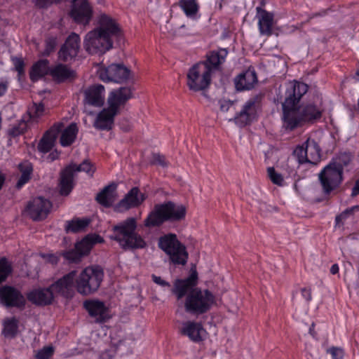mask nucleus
Returning a JSON list of instances; mask_svg holds the SVG:
<instances>
[{"label":"nucleus","mask_w":359,"mask_h":359,"mask_svg":"<svg viewBox=\"0 0 359 359\" xmlns=\"http://www.w3.org/2000/svg\"><path fill=\"white\" fill-rule=\"evenodd\" d=\"M198 273L191 269L189 276L183 279H176L171 290L177 300L184 297V311L198 317L208 313L216 303L215 296L208 290L196 287Z\"/></svg>","instance_id":"f257e3e1"},{"label":"nucleus","mask_w":359,"mask_h":359,"mask_svg":"<svg viewBox=\"0 0 359 359\" xmlns=\"http://www.w3.org/2000/svg\"><path fill=\"white\" fill-rule=\"evenodd\" d=\"M124 41L123 31L118 24H100L86 35L84 48L90 54L102 55L111 49L114 43L121 47Z\"/></svg>","instance_id":"f03ea898"},{"label":"nucleus","mask_w":359,"mask_h":359,"mask_svg":"<svg viewBox=\"0 0 359 359\" xmlns=\"http://www.w3.org/2000/svg\"><path fill=\"white\" fill-rule=\"evenodd\" d=\"M308 89L306 83L298 81H294L287 88L285 100L282 104V118L285 129L293 130L304 124L300 109L297 106Z\"/></svg>","instance_id":"7ed1b4c3"},{"label":"nucleus","mask_w":359,"mask_h":359,"mask_svg":"<svg viewBox=\"0 0 359 359\" xmlns=\"http://www.w3.org/2000/svg\"><path fill=\"white\" fill-rule=\"evenodd\" d=\"M351 162L349 153H341L327 165L319 173L318 179L325 194H329L339 187L343 181V172Z\"/></svg>","instance_id":"20e7f679"},{"label":"nucleus","mask_w":359,"mask_h":359,"mask_svg":"<svg viewBox=\"0 0 359 359\" xmlns=\"http://www.w3.org/2000/svg\"><path fill=\"white\" fill-rule=\"evenodd\" d=\"M136 229V219L128 217L112 227L113 233L110 238L117 241L125 250L144 248L147 243Z\"/></svg>","instance_id":"39448f33"},{"label":"nucleus","mask_w":359,"mask_h":359,"mask_svg":"<svg viewBox=\"0 0 359 359\" xmlns=\"http://www.w3.org/2000/svg\"><path fill=\"white\" fill-rule=\"evenodd\" d=\"M186 214L187 208L184 205L169 201L156 204L144 219V224L147 227L160 226L167 221H181L185 218Z\"/></svg>","instance_id":"423d86ee"},{"label":"nucleus","mask_w":359,"mask_h":359,"mask_svg":"<svg viewBox=\"0 0 359 359\" xmlns=\"http://www.w3.org/2000/svg\"><path fill=\"white\" fill-rule=\"evenodd\" d=\"M158 247L168 256L170 262L174 265L184 266L187 264L189 254L176 234L170 233L161 236Z\"/></svg>","instance_id":"0eeeda50"},{"label":"nucleus","mask_w":359,"mask_h":359,"mask_svg":"<svg viewBox=\"0 0 359 359\" xmlns=\"http://www.w3.org/2000/svg\"><path fill=\"white\" fill-rule=\"evenodd\" d=\"M104 271L98 266L84 269L76 279L77 292L82 295H90L95 292L103 280Z\"/></svg>","instance_id":"6e6552de"},{"label":"nucleus","mask_w":359,"mask_h":359,"mask_svg":"<svg viewBox=\"0 0 359 359\" xmlns=\"http://www.w3.org/2000/svg\"><path fill=\"white\" fill-rule=\"evenodd\" d=\"M211 69L204 63L198 62L193 65L187 75L189 89L194 92H204L211 83Z\"/></svg>","instance_id":"1a4fd4ad"},{"label":"nucleus","mask_w":359,"mask_h":359,"mask_svg":"<svg viewBox=\"0 0 359 359\" xmlns=\"http://www.w3.org/2000/svg\"><path fill=\"white\" fill-rule=\"evenodd\" d=\"M0 304L6 308L23 310L27 304L26 297L20 290L11 285L0 287Z\"/></svg>","instance_id":"9d476101"},{"label":"nucleus","mask_w":359,"mask_h":359,"mask_svg":"<svg viewBox=\"0 0 359 359\" xmlns=\"http://www.w3.org/2000/svg\"><path fill=\"white\" fill-rule=\"evenodd\" d=\"M262 96L255 95L250 97L243 106L241 110L236 114L234 117L236 124L240 127H244L254 120L257 117V110L259 107Z\"/></svg>","instance_id":"9b49d317"},{"label":"nucleus","mask_w":359,"mask_h":359,"mask_svg":"<svg viewBox=\"0 0 359 359\" xmlns=\"http://www.w3.org/2000/svg\"><path fill=\"white\" fill-rule=\"evenodd\" d=\"M130 70L123 64H111L101 67L98 71L100 79L104 82L123 83L129 79Z\"/></svg>","instance_id":"f8f14e48"},{"label":"nucleus","mask_w":359,"mask_h":359,"mask_svg":"<svg viewBox=\"0 0 359 359\" xmlns=\"http://www.w3.org/2000/svg\"><path fill=\"white\" fill-rule=\"evenodd\" d=\"M52 203L43 197H36L30 201L26 207V212L34 221H41L47 217Z\"/></svg>","instance_id":"ddd939ff"},{"label":"nucleus","mask_w":359,"mask_h":359,"mask_svg":"<svg viewBox=\"0 0 359 359\" xmlns=\"http://www.w3.org/2000/svg\"><path fill=\"white\" fill-rule=\"evenodd\" d=\"M80 49V38L75 33L70 34L58 52V57L63 62H67L76 57Z\"/></svg>","instance_id":"4468645a"},{"label":"nucleus","mask_w":359,"mask_h":359,"mask_svg":"<svg viewBox=\"0 0 359 359\" xmlns=\"http://www.w3.org/2000/svg\"><path fill=\"white\" fill-rule=\"evenodd\" d=\"M144 194L140 193L137 187L132 188L128 193L115 206L118 212H124L129 209L138 207L146 199Z\"/></svg>","instance_id":"2eb2a0df"},{"label":"nucleus","mask_w":359,"mask_h":359,"mask_svg":"<svg viewBox=\"0 0 359 359\" xmlns=\"http://www.w3.org/2000/svg\"><path fill=\"white\" fill-rule=\"evenodd\" d=\"M83 306L89 315L95 319V323H104L111 318L108 308L102 302L87 300L84 302Z\"/></svg>","instance_id":"dca6fc26"},{"label":"nucleus","mask_w":359,"mask_h":359,"mask_svg":"<svg viewBox=\"0 0 359 359\" xmlns=\"http://www.w3.org/2000/svg\"><path fill=\"white\" fill-rule=\"evenodd\" d=\"M76 271H72L51 285L54 293H58L65 297H72L74 294Z\"/></svg>","instance_id":"f3484780"},{"label":"nucleus","mask_w":359,"mask_h":359,"mask_svg":"<svg viewBox=\"0 0 359 359\" xmlns=\"http://www.w3.org/2000/svg\"><path fill=\"white\" fill-rule=\"evenodd\" d=\"M27 299L36 306L50 305L54 299V292L51 285L46 288L34 289L27 293Z\"/></svg>","instance_id":"a211bd4d"},{"label":"nucleus","mask_w":359,"mask_h":359,"mask_svg":"<svg viewBox=\"0 0 359 359\" xmlns=\"http://www.w3.org/2000/svg\"><path fill=\"white\" fill-rule=\"evenodd\" d=\"M132 97V89L130 87H121L109 93L107 103L111 109L118 113L120 106L124 105Z\"/></svg>","instance_id":"6ab92c4d"},{"label":"nucleus","mask_w":359,"mask_h":359,"mask_svg":"<svg viewBox=\"0 0 359 359\" xmlns=\"http://www.w3.org/2000/svg\"><path fill=\"white\" fill-rule=\"evenodd\" d=\"M62 123H55L43 134L37 145V149L39 152L46 154L53 149L57 135L62 130Z\"/></svg>","instance_id":"aec40b11"},{"label":"nucleus","mask_w":359,"mask_h":359,"mask_svg":"<svg viewBox=\"0 0 359 359\" xmlns=\"http://www.w3.org/2000/svg\"><path fill=\"white\" fill-rule=\"evenodd\" d=\"M85 104L100 107L104 103V87L101 84H95L88 87L84 91Z\"/></svg>","instance_id":"412c9836"},{"label":"nucleus","mask_w":359,"mask_h":359,"mask_svg":"<svg viewBox=\"0 0 359 359\" xmlns=\"http://www.w3.org/2000/svg\"><path fill=\"white\" fill-rule=\"evenodd\" d=\"M205 332L202 324L198 322L188 320L182 323L180 333L187 336L189 339L196 343L203 341V334Z\"/></svg>","instance_id":"4be33fe9"},{"label":"nucleus","mask_w":359,"mask_h":359,"mask_svg":"<svg viewBox=\"0 0 359 359\" xmlns=\"http://www.w3.org/2000/svg\"><path fill=\"white\" fill-rule=\"evenodd\" d=\"M257 76L254 69H248L234 79L236 89L238 91L252 89L257 83Z\"/></svg>","instance_id":"5701e85b"},{"label":"nucleus","mask_w":359,"mask_h":359,"mask_svg":"<svg viewBox=\"0 0 359 359\" xmlns=\"http://www.w3.org/2000/svg\"><path fill=\"white\" fill-rule=\"evenodd\" d=\"M118 114L116 111L108 108L103 109L97 116L94 123V127L101 130H109L112 128L115 116Z\"/></svg>","instance_id":"b1692460"},{"label":"nucleus","mask_w":359,"mask_h":359,"mask_svg":"<svg viewBox=\"0 0 359 359\" xmlns=\"http://www.w3.org/2000/svg\"><path fill=\"white\" fill-rule=\"evenodd\" d=\"M91 8L87 0H73V7L71 11V16L74 20L86 19L89 21L91 15Z\"/></svg>","instance_id":"393cba45"},{"label":"nucleus","mask_w":359,"mask_h":359,"mask_svg":"<svg viewBox=\"0 0 359 359\" xmlns=\"http://www.w3.org/2000/svg\"><path fill=\"white\" fill-rule=\"evenodd\" d=\"M116 184L111 183L103 188L96 196V201L104 207L109 208L116 200Z\"/></svg>","instance_id":"a878e982"},{"label":"nucleus","mask_w":359,"mask_h":359,"mask_svg":"<svg viewBox=\"0 0 359 359\" xmlns=\"http://www.w3.org/2000/svg\"><path fill=\"white\" fill-rule=\"evenodd\" d=\"M74 177L71 167L67 166L60 172V194L62 196H67L74 188Z\"/></svg>","instance_id":"bb28decb"},{"label":"nucleus","mask_w":359,"mask_h":359,"mask_svg":"<svg viewBox=\"0 0 359 359\" xmlns=\"http://www.w3.org/2000/svg\"><path fill=\"white\" fill-rule=\"evenodd\" d=\"M53 79L60 83L75 78V72L65 65L58 64L50 69Z\"/></svg>","instance_id":"cd10ccee"},{"label":"nucleus","mask_w":359,"mask_h":359,"mask_svg":"<svg viewBox=\"0 0 359 359\" xmlns=\"http://www.w3.org/2000/svg\"><path fill=\"white\" fill-rule=\"evenodd\" d=\"M227 55V49L219 48L217 50L210 51L207 55L206 60L201 62L210 67L211 71L212 69H218L219 66L224 62Z\"/></svg>","instance_id":"c85d7f7f"},{"label":"nucleus","mask_w":359,"mask_h":359,"mask_svg":"<svg viewBox=\"0 0 359 359\" xmlns=\"http://www.w3.org/2000/svg\"><path fill=\"white\" fill-rule=\"evenodd\" d=\"M304 123L313 122L320 118L323 109L313 104H309L299 107Z\"/></svg>","instance_id":"c756f323"},{"label":"nucleus","mask_w":359,"mask_h":359,"mask_svg":"<svg viewBox=\"0 0 359 359\" xmlns=\"http://www.w3.org/2000/svg\"><path fill=\"white\" fill-rule=\"evenodd\" d=\"M49 61L46 59L41 60L35 63L30 71L29 77L33 81H37L45 75L50 74V68L48 67Z\"/></svg>","instance_id":"7c9ffc66"},{"label":"nucleus","mask_w":359,"mask_h":359,"mask_svg":"<svg viewBox=\"0 0 359 359\" xmlns=\"http://www.w3.org/2000/svg\"><path fill=\"white\" fill-rule=\"evenodd\" d=\"M160 30L168 36H184L190 34L191 32L184 24H163L161 25Z\"/></svg>","instance_id":"2f4dec72"},{"label":"nucleus","mask_w":359,"mask_h":359,"mask_svg":"<svg viewBox=\"0 0 359 359\" xmlns=\"http://www.w3.org/2000/svg\"><path fill=\"white\" fill-rule=\"evenodd\" d=\"M78 130L76 124L74 123H71L61 134L60 140L61 145L62 147L71 145L76 137Z\"/></svg>","instance_id":"473e14b6"},{"label":"nucleus","mask_w":359,"mask_h":359,"mask_svg":"<svg viewBox=\"0 0 359 359\" xmlns=\"http://www.w3.org/2000/svg\"><path fill=\"white\" fill-rule=\"evenodd\" d=\"M304 145L306 146L308 155V163L316 164L320 159V149L314 140L308 139Z\"/></svg>","instance_id":"72a5a7b5"},{"label":"nucleus","mask_w":359,"mask_h":359,"mask_svg":"<svg viewBox=\"0 0 359 359\" xmlns=\"http://www.w3.org/2000/svg\"><path fill=\"white\" fill-rule=\"evenodd\" d=\"M294 292L292 294V300L298 306H308L309 302L312 299V292L310 287H302L300 289L299 295Z\"/></svg>","instance_id":"f704fd0d"},{"label":"nucleus","mask_w":359,"mask_h":359,"mask_svg":"<svg viewBox=\"0 0 359 359\" xmlns=\"http://www.w3.org/2000/svg\"><path fill=\"white\" fill-rule=\"evenodd\" d=\"M90 219L88 218H76L71 221H68L65 226L67 232L77 233L84 231L85 229L89 225Z\"/></svg>","instance_id":"c9c22d12"},{"label":"nucleus","mask_w":359,"mask_h":359,"mask_svg":"<svg viewBox=\"0 0 359 359\" xmlns=\"http://www.w3.org/2000/svg\"><path fill=\"white\" fill-rule=\"evenodd\" d=\"M178 5L187 17L194 18L198 12L199 6L197 0H180Z\"/></svg>","instance_id":"e433bc0d"},{"label":"nucleus","mask_w":359,"mask_h":359,"mask_svg":"<svg viewBox=\"0 0 359 359\" xmlns=\"http://www.w3.org/2000/svg\"><path fill=\"white\" fill-rule=\"evenodd\" d=\"M43 111L44 105L42 103L34 102L24 116L26 117V122H36L37 119L43 115Z\"/></svg>","instance_id":"4c0bfd02"},{"label":"nucleus","mask_w":359,"mask_h":359,"mask_svg":"<svg viewBox=\"0 0 359 359\" xmlns=\"http://www.w3.org/2000/svg\"><path fill=\"white\" fill-rule=\"evenodd\" d=\"M18 320L15 318H8L4 323L3 334L6 337L13 338L18 332Z\"/></svg>","instance_id":"58836bf2"},{"label":"nucleus","mask_w":359,"mask_h":359,"mask_svg":"<svg viewBox=\"0 0 359 359\" xmlns=\"http://www.w3.org/2000/svg\"><path fill=\"white\" fill-rule=\"evenodd\" d=\"M68 167H71L72 170V172L75 174L76 172H85L88 174L90 176H93L95 172V168L93 165L88 161L84 160L80 165H76L74 163H72Z\"/></svg>","instance_id":"ea45409f"},{"label":"nucleus","mask_w":359,"mask_h":359,"mask_svg":"<svg viewBox=\"0 0 359 359\" xmlns=\"http://www.w3.org/2000/svg\"><path fill=\"white\" fill-rule=\"evenodd\" d=\"M13 271L11 264L6 257L0 259V283L5 281Z\"/></svg>","instance_id":"a19ab883"},{"label":"nucleus","mask_w":359,"mask_h":359,"mask_svg":"<svg viewBox=\"0 0 359 359\" xmlns=\"http://www.w3.org/2000/svg\"><path fill=\"white\" fill-rule=\"evenodd\" d=\"M20 168L22 172V175L16 184L18 188H20L29 180L32 172V167L30 164H27L26 165L20 164Z\"/></svg>","instance_id":"79ce46f5"},{"label":"nucleus","mask_w":359,"mask_h":359,"mask_svg":"<svg viewBox=\"0 0 359 359\" xmlns=\"http://www.w3.org/2000/svg\"><path fill=\"white\" fill-rule=\"evenodd\" d=\"M75 248L82 256L89 253L92 249V243L90 241V236H86L81 241L75 245Z\"/></svg>","instance_id":"37998d69"},{"label":"nucleus","mask_w":359,"mask_h":359,"mask_svg":"<svg viewBox=\"0 0 359 359\" xmlns=\"http://www.w3.org/2000/svg\"><path fill=\"white\" fill-rule=\"evenodd\" d=\"M258 25L262 35L269 36L273 34L278 36L279 34V29L276 24H258Z\"/></svg>","instance_id":"c03bdc74"},{"label":"nucleus","mask_w":359,"mask_h":359,"mask_svg":"<svg viewBox=\"0 0 359 359\" xmlns=\"http://www.w3.org/2000/svg\"><path fill=\"white\" fill-rule=\"evenodd\" d=\"M57 44V39L56 36H48L45 41V49L42 53L43 56H48L55 50V47Z\"/></svg>","instance_id":"a18cd8bd"},{"label":"nucleus","mask_w":359,"mask_h":359,"mask_svg":"<svg viewBox=\"0 0 359 359\" xmlns=\"http://www.w3.org/2000/svg\"><path fill=\"white\" fill-rule=\"evenodd\" d=\"M27 130L26 117L23 116L22 121L15 126H13L8 131V134L12 137H17L22 134Z\"/></svg>","instance_id":"49530a36"},{"label":"nucleus","mask_w":359,"mask_h":359,"mask_svg":"<svg viewBox=\"0 0 359 359\" xmlns=\"http://www.w3.org/2000/svg\"><path fill=\"white\" fill-rule=\"evenodd\" d=\"M306 146L304 143L302 146H298L294 151V155L297 157L299 163H308V154Z\"/></svg>","instance_id":"de8ad7c7"},{"label":"nucleus","mask_w":359,"mask_h":359,"mask_svg":"<svg viewBox=\"0 0 359 359\" xmlns=\"http://www.w3.org/2000/svg\"><path fill=\"white\" fill-rule=\"evenodd\" d=\"M257 18H258V22H273V13L268 12L260 7H257Z\"/></svg>","instance_id":"09e8293b"},{"label":"nucleus","mask_w":359,"mask_h":359,"mask_svg":"<svg viewBox=\"0 0 359 359\" xmlns=\"http://www.w3.org/2000/svg\"><path fill=\"white\" fill-rule=\"evenodd\" d=\"M355 212H359V205L347 208L340 215H337L335 218L336 224H339L341 222L345 220L349 216L353 215Z\"/></svg>","instance_id":"8fccbe9b"},{"label":"nucleus","mask_w":359,"mask_h":359,"mask_svg":"<svg viewBox=\"0 0 359 359\" xmlns=\"http://www.w3.org/2000/svg\"><path fill=\"white\" fill-rule=\"evenodd\" d=\"M268 175L271 181L278 186H282L284 182L281 174L277 172L273 167H270L267 170Z\"/></svg>","instance_id":"3c124183"},{"label":"nucleus","mask_w":359,"mask_h":359,"mask_svg":"<svg viewBox=\"0 0 359 359\" xmlns=\"http://www.w3.org/2000/svg\"><path fill=\"white\" fill-rule=\"evenodd\" d=\"M63 256L66 259L72 262H78L83 257L76 248H74V249L64 252Z\"/></svg>","instance_id":"603ef678"},{"label":"nucleus","mask_w":359,"mask_h":359,"mask_svg":"<svg viewBox=\"0 0 359 359\" xmlns=\"http://www.w3.org/2000/svg\"><path fill=\"white\" fill-rule=\"evenodd\" d=\"M54 349L52 346H45L38 351L36 354V359H50L53 355Z\"/></svg>","instance_id":"864d4df0"},{"label":"nucleus","mask_w":359,"mask_h":359,"mask_svg":"<svg viewBox=\"0 0 359 359\" xmlns=\"http://www.w3.org/2000/svg\"><path fill=\"white\" fill-rule=\"evenodd\" d=\"M151 163L159 165L163 168H165L168 165L165 156L160 154H153Z\"/></svg>","instance_id":"5fc2aeb1"},{"label":"nucleus","mask_w":359,"mask_h":359,"mask_svg":"<svg viewBox=\"0 0 359 359\" xmlns=\"http://www.w3.org/2000/svg\"><path fill=\"white\" fill-rule=\"evenodd\" d=\"M327 352L332 355V359H343L344 351L341 348L337 347H331Z\"/></svg>","instance_id":"6e6d98bb"},{"label":"nucleus","mask_w":359,"mask_h":359,"mask_svg":"<svg viewBox=\"0 0 359 359\" xmlns=\"http://www.w3.org/2000/svg\"><path fill=\"white\" fill-rule=\"evenodd\" d=\"M13 63L15 66V70L18 72L19 74L23 73L24 72V61L21 58H15L13 59Z\"/></svg>","instance_id":"4d7b16f0"},{"label":"nucleus","mask_w":359,"mask_h":359,"mask_svg":"<svg viewBox=\"0 0 359 359\" xmlns=\"http://www.w3.org/2000/svg\"><path fill=\"white\" fill-rule=\"evenodd\" d=\"M116 20L107 15L106 13H100L98 16L97 22H116Z\"/></svg>","instance_id":"13d9d810"},{"label":"nucleus","mask_w":359,"mask_h":359,"mask_svg":"<svg viewBox=\"0 0 359 359\" xmlns=\"http://www.w3.org/2000/svg\"><path fill=\"white\" fill-rule=\"evenodd\" d=\"M152 280L153 281L156 283L157 285H159L162 287H170V285L168 282L165 281V280H163L160 276H157L155 275H152Z\"/></svg>","instance_id":"bf43d9fd"},{"label":"nucleus","mask_w":359,"mask_h":359,"mask_svg":"<svg viewBox=\"0 0 359 359\" xmlns=\"http://www.w3.org/2000/svg\"><path fill=\"white\" fill-rule=\"evenodd\" d=\"M88 236H90V241L92 243V246L96 243H100L104 241L103 238L99 235L93 234Z\"/></svg>","instance_id":"052dcab7"},{"label":"nucleus","mask_w":359,"mask_h":359,"mask_svg":"<svg viewBox=\"0 0 359 359\" xmlns=\"http://www.w3.org/2000/svg\"><path fill=\"white\" fill-rule=\"evenodd\" d=\"M219 104H220L221 111H227L229 110V107L231 106L232 102L230 101L224 100V101H221L219 102Z\"/></svg>","instance_id":"680f3d73"},{"label":"nucleus","mask_w":359,"mask_h":359,"mask_svg":"<svg viewBox=\"0 0 359 359\" xmlns=\"http://www.w3.org/2000/svg\"><path fill=\"white\" fill-rule=\"evenodd\" d=\"M42 257L46 258V260L52 264H56L58 262V258L54 255H43Z\"/></svg>","instance_id":"e2e57ef3"},{"label":"nucleus","mask_w":359,"mask_h":359,"mask_svg":"<svg viewBox=\"0 0 359 359\" xmlns=\"http://www.w3.org/2000/svg\"><path fill=\"white\" fill-rule=\"evenodd\" d=\"M359 194V178L355 181V185L352 189L351 196L355 197Z\"/></svg>","instance_id":"0e129e2a"},{"label":"nucleus","mask_w":359,"mask_h":359,"mask_svg":"<svg viewBox=\"0 0 359 359\" xmlns=\"http://www.w3.org/2000/svg\"><path fill=\"white\" fill-rule=\"evenodd\" d=\"M59 156H60V153L57 151V150H55L53 151H52L48 156V158L50 161H53L56 159H57L59 158Z\"/></svg>","instance_id":"69168bd1"},{"label":"nucleus","mask_w":359,"mask_h":359,"mask_svg":"<svg viewBox=\"0 0 359 359\" xmlns=\"http://www.w3.org/2000/svg\"><path fill=\"white\" fill-rule=\"evenodd\" d=\"M315 326H316V324L315 323H312L310 327H309V334L312 336V337L313 339H317V332L315 331Z\"/></svg>","instance_id":"338daca9"},{"label":"nucleus","mask_w":359,"mask_h":359,"mask_svg":"<svg viewBox=\"0 0 359 359\" xmlns=\"http://www.w3.org/2000/svg\"><path fill=\"white\" fill-rule=\"evenodd\" d=\"M339 272V266L337 264H333L330 268V273L333 275Z\"/></svg>","instance_id":"774afa93"}]
</instances>
